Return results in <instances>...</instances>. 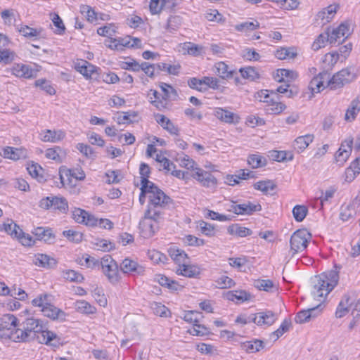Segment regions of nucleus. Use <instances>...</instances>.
<instances>
[{
  "mask_svg": "<svg viewBox=\"0 0 360 360\" xmlns=\"http://www.w3.org/2000/svg\"><path fill=\"white\" fill-rule=\"evenodd\" d=\"M338 280V272L333 269L314 276L311 278V295L313 297L322 302L337 285Z\"/></svg>",
  "mask_w": 360,
  "mask_h": 360,
  "instance_id": "1",
  "label": "nucleus"
},
{
  "mask_svg": "<svg viewBox=\"0 0 360 360\" xmlns=\"http://www.w3.org/2000/svg\"><path fill=\"white\" fill-rule=\"evenodd\" d=\"M150 184V195H148L149 202L146 210V217L153 218L155 222H159L162 219V210L172 203V200L153 182L151 181Z\"/></svg>",
  "mask_w": 360,
  "mask_h": 360,
  "instance_id": "2",
  "label": "nucleus"
},
{
  "mask_svg": "<svg viewBox=\"0 0 360 360\" xmlns=\"http://www.w3.org/2000/svg\"><path fill=\"white\" fill-rule=\"evenodd\" d=\"M21 332L20 335H18L16 338H27L31 335V333H41L42 338H57L56 334L48 330L45 325H43L42 321L32 318L27 319L23 322L22 328L19 329Z\"/></svg>",
  "mask_w": 360,
  "mask_h": 360,
  "instance_id": "3",
  "label": "nucleus"
},
{
  "mask_svg": "<svg viewBox=\"0 0 360 360\" xmlns=\"http://www.w3.org/2000/svg\"><path fill=\"white\" fill-rule=\"evenodd\" d=\"M201 317V313L197 311H188L185 312L184 319L187 322L193 323V326L187 330L190 335L193 336L212 335L208 328L199 323V320Z\"/></svg>",
  "mask_w": 360,
  "mask_h": 360,
  "instance_id": "4",
  "label": "nucleus"
},
{
  "mask_svg": "<svg viewBox=\"0 0 360 360\" xmlns=\"http://www.w3.org/2000/svg\"><path fill=\"white\" fill-rule=\"evenodd\" d=\"M310 238L311 234L306 229H299L294 232L290 240V251L292 255L304 251L307 247Z\"/></svg>",
  "mask_w": 360,
  "mask_h": 360,
  "instance_id": "5",
  "label": "nucleus"
},
{
  "mask_svg": "<svg viewBox=\"0 0 360 360\" xmlns=\"http://www.w3.org/2000/svg\"><path fill=\"white\" fill-rule=\"evenodd\" d=\"M18 319L12 314H5L1 319L0 323V336L11 338L13 330H19L17 328Z\"/></svg>",
  "mask_w": 360,
  "mask_h": 360,
  "instance_id": "6",
  "label": "nucleus"
},
{
  "mask_svg": "<svg viewBox=\"0 0 360 360\" xmlns=\"http://www.w3.org/2000/svg\"><path fill=\"white\" fill-rule=\"evenodd\" d=\"M120 270L123 274L132 276H142L145 273V268L136 261L129 257L125 258L120 264Z\"/></svg>",
  "mask_w": 360,
  "mask_h": 360,
  "instance_id": "7",
  "label": "nucleus"
},
{
  "mask_svg": "<svg viewBox=\"0 0 360 360\" xmlns=\"http://www.w3.org/2000/svg\"><path fill=\"white\" fill-rule=\"evenodd\" d=\"M7 72H10L12 75L18 77L30 79L37 77L38 70L25 64L15 63Z\"/></svg>",
  "mask_w": 360,
  "mask_h": 360,
  "instance_id": "8",
  "label": "nucleus"
},
{
  "mask_svg": "<svg viewBox=\"0 0 360 360\" xmlns=\"http://www.w3.org/2000/svg\"><path fill=\"white\" fill-rule=\"evenodd\" d=\"M190 175L203 186L210 187L217 184L216 178L210 172L201 168L195 167L193 171H191Z\"/></svg>",
  "mask_w": 360,
  "mask_h": 360,
  "instance_id": "9",
  "label": "nucleus"
},
{
  "mask_svg": "<svg viewBox=\"0 0 360 360\" xmlns=\"http://www.w3.org/2000/svg\"><path fill=\"white\" fill-rule=\"evenodd\" d=\"M249 319L258 326H271L276 320V315L271 311H261L251 314Z\"/></svg>",
  "mask_w": 360,
  "mask_h": 360,
  "instance_id": "10",
  "label": "nucleus"
},
{
  "mask_svg": "<svg viewBox=\"0 0 360 360\" xmlns=\"http://www.w3.org/2000/svg\"><path fill=\"white\" fill-rule=\"evenodd\" d=\"M59 174L63 186L65 184V176L67 178L68 184H72V178L79 181H82L85 179L84 172L82 169H71L63 167L60 168Z\"/></svg>",
  "mask_w": 360,
  "mask_h": 360,
  "instance_id": "11",
  "label": "nucleus"
},
{
  "mask_svg": "<svg viewBox=\"0 0 360 360\" xmlns=\"http://www.w3.org/2000/svg\"><path fill=\"white\" fill-rule=\"evenodd\" d=\"M349 25L345 23L340 24L337 28L333 29L331 32H329L328 42L330 44H340L344 41L349 33Z\"/></svg>",
  "mask_w": 360,
  "mask_h": 360,
  "instance_id": "12",
  "label": "nucleus"
},
{
  "mask_svg": "<svg viewBox=\"0 0 360 360\" xmlns=\"http://www.w3.org/2000/svg\"><path fill=\"white\" fill-rule=\"evenodd\" d=\"M159 222H155L153 218H147L146 212L143 219L139 223V228L145 238H149L154 235L159 226Z\"/></svg>",
  "mask_w": 360,
  "mask_h": 360,
  "instance_id": "13",
  "label": "nucleus"
},
{
  "mask_svg": "<svg viewBox=\"0 0 360 360\" xmlns=\"http://www.w3.org/2000/svg\"><path fill=\"white\" fill-rule=\"evenodd\" d=\"M75 69L80 72L86 79H90L96 73L98 68L85 60H78L75 63Z\"/></svg>",
  "mask_w": 360,
  "mask_h": 360,
  "instance_id": "14",
  "label": "nucleus"
},
{
  "mask_svg": "<svg viewBox=\"0 0 360 360\" xmlns=\"http://www.w3.org/2000/svg\"><path fill=\"white\" fill-rule=\"evenodd\" d=\"M330 78V74L323 71L314 77L310 82L309 89L311 94L319 93L324 89L323 83Z\"/></svg>",
  "mask_w": 360,
  "mask_h": 360,
  "instance_id": "15",
  "label": "nucleus"
},
{
  "mask_svg": "<svg viewBox=\"0 0 360 360\" xmlns=\"http://www.w3.org/2000/svg\"><path fill=\"white\" fill-rule=\"evenodd\" d=\"M214 115L221 122L228 124H236L239 122V117L236 114L221 108H216Z\"/></svg>",
  "mask_w": 360,
  "mask_h": 360,
  "instance_id": "16",
  "label": "nucleus"
},
{
  "mask_svg": "<svg viewBox=\"0 0 360 360\" xmlns=\"http://www.w3.org/2000/svg\"><path fill=\"white\" fill-rule=\"evenodd\" d=\"M33 263L39 266L46 269H53L57 264V261L45 254H37L33 259Z\"/></svg>",
  "mask_w": 360,
  "mask_h": 360,
  "instance_id": "17",
  "label": "nucleus"
},
{
  "mask_svg": "<svg viewBox=\"0 0 360 360\" xmlns=\"http://www.w3.org/2000/svg\"><path fill=\"white\" fill-rule=\"evenodd\" d=\"M353 143V139H347L345 141V143L343 144V147H346L347 149L339 148L337 151L335 159L337 163L339 165H343V164L347 161L348 158L352 152V146Z\"/></svg>",
  "mask_w": 360,
  "mask_h": 360,
  "instance_id": "18",
  "label": "nucleus"
},
{
  "mask_svg": "<svg viewBox=\"0 0 360 360\" xmlns=\"http://www.w3.org/2000/svg\"><path fill=\"white\" fill-rule=\"evenodd\" d=\"M321 304H319L316 307L308 309L307 310H302L298 312L295 317V321L297 323H303L310 321L311 317H314L317 315L318 312H320L319 309Z\"/></svg>",
  "mask_w": 360,
  "mask_h": 360,
  "instance_id": "19",
  "label": "nucleus"
},
{
  "mask_svg": "<svg viewBox=\"0 0 360 360\" xmlns=\"http://www.w3.org/2000/svg\"><path fill=\"white\" fill-rule=\"evenodd\" d=\"M360 112V95L352 101L349 105L345 115V120L347 122H352L356 119V115Z\"/></svg>",
  "mask_w": 360,
  "mask_h": 360,
  "instance_id": "20",
  "label": "nucleus"
},
{
  "mask_svg": "<svg viewBox=\"0 0 360 360\" xmlns=\"http://www.w3.org/2000/svg\"><path fill=\"white\" fill-rule=\"evenodd\" d=\"M156 122L172 134L177 135L179 128L169 119L161 114L155 115Z\"/></svg>",
  "mask_w": 360,
  "mask_h": 360,
  "instance_id": "21",
  "label": "nucleus"
},
{
  "mask_svg": "<svg viewBox=\"0 0 360 360\" xmlns=\"http://www.w3.org/2000/svg\"><path fill=\"white\" fill-rule=\"evenodd\" d=\"M176 272L186 277L195 278L200 274V270L198 266L184 264L176 269Z\"/></svg>",
  "mask_w": 360,
  "mask_h": 360,
  "instance_id": "22",
  "label": "nucleus"
},
{
  "mask_svg": "<svg viewBox=\"0 0 360 360\" xmlns=\"http://www.w3.org/2000/svg\"><path fill=\"white\" fill-rule=\"evenodd\" d=\"M102 270L103 274L108 278L109 282L112 284H117L120 281V276L117 263H113L112 265H110V266L104 268Z\"/></svg>",
  "mask_w": 360,
  "mask_h": 360,
  "instance_id": "23",
  "label": "nucleus"
},
{
  "mask_svg": "<svg viewBox=\"0 0 360 360\" xmlns=\"http://www.w3.org/2000/svg\"><path fill=\"white\" fill-rule=\"evenodd\" d=\"M264 347L265 343L260 339H252V340L245 341L241 344L242 349L248 353L259 352Z\"/></svg>",
  "mask_w": 360,
  "mask_h": 360,
  "instance_id": "24",
  "label": "nucleus"
},
{
  "mask_svg": "<svg viewBox=\"0 0 360 360\" xmlns=\"http://www.w3.org/2000/svg\"><path fill=\"white\" fill-rule=\"evenodd\" d=\"M314 138L313 134H306L297 137L294 142V148L297 150L298 153L302 152L307 148L309 143L313 141Z\"/></svg>",
  "mask_w": 360,
  "mask_h": 360,
  "instance_id": "25",
  "label": "nucleus"
},
{
  "mask_svg": "<svg viewBox=\"0 0 360 360\" xmlns=\"http://www.w3.org/2000/svg\"><path fill=\"white\" fill-rule=\"evenodd\" d=\"M253 187L255 190L260 191L265 195H272L271 192L276 189V184L273 181L268 179L256 182Z\"/></svg>",
  "mask_w": 360,
  "mask_h": 360,
  "instance_id": "26",
  "label": "nucleus"
},
{
  "mask_svg": "<svg viewBox=\"0 0 360 360\" xmlns=\"http://www.w3.org/2000/svg\"><path fill=\"white\" fill-rule=\"evenodd\" d=\"M169 255L171 258L179 266H181L186 263V260L188 259L187 254L182 250L171 248L168 250Z\"/></svg>",
  "mask_w": 360,
  "mask_h": 360,
  "instance_id": "27",
  "label": "nucleus"
},
{
  "mask_svg": "<svg viewBox=\"0 0 360 360\" xmlns=\"http://www.w3.org/2000/svg\"><path fill=\"white\" fill-rule=\"evenodd\" d=\"M216 73L222 79H231L238 75L236 70H229V66L224 62H219L215 65Z\"/></svg>",
  "mask_w": 360,
  "mask_h": 360,
  "instance_id": "28",
  "label": "nucleus"
},
{
  "mask_svg": "<svg viewBox=\"0 0 360 360\" xmlns=\"http://www.w3.org/2000/svg\"><path fill=\"white\" fill-rule=\"evenodd\" d=\"M159 86L163 92L162 99L164 100L165 102H166L167 100H176L178 97L177 91L171 85L164 82H160Z\"/></svg>",
  "mask_w": 360,
  "mask_h": 360,
  "instance_id": "29",
  "label": "nucleus"
},
{
  "mask_svg": "<svg viewBox=\"0 0 360 360\" xmlns=\"http://www.w3.org/2000/svg\"><path fill=\"white\" fill-rule=\"evenodd\" d=\"M226 297L231 301H234L236 299L237 301L243 302L250 300L252 298V295L245 290H233L227 292Z\"/></svg>",
  "mask_w": 360,
  "mask_h": 360,
  "instance_id": "30",
  "label": "nucleus"
},
{
  "mask_svg": "<svg viewBox=\"0 0 360 360\" xmlns=\"http://www.w3.org/2000/svg\"><path fill=\"white\" fill-rule=\"evenodd\" d=\"M352 303L350 302L349 297L345 295L342 298V300L339 303V305L337 308L335 316L338 318H342L348 313V311L352 309Z\"/></svg>",
  "mask_w": 360,
  "mask_h": 360,
  "instance_id": "31",
  "label": "nucleus"
},
{
  "mask_svg": "<svg viewBox=\"0 0 360 360\" xmlns=\"http://www.w3.org/2000/svg\"><path fill=\"white\" fill-rule=\"evenodd\" d=\"M65 136V134L62 130L51 131L46 130L44 134L41 138L44 142H57L62 140Z\"/></svg>",
  "mask_w": 360,
  "mask_h": 360,
  "instance_id": "32",
  "label": "nucleus"
},
{
  "mask_svg": "<svg viewBox=\"0 0 360 360\" xmlns=\"http://www.w3.org/2000/svg\"><path fill=\"white\" fill-rule=\"evenodd\" d=\"M41 311L45 316H47L53 320L60 319L65 316V313L62 310L58 309L51 303L46 306L44 308L41 309Z\"/></svg>",
  "mask_w": 360,
  "mask_h": 360,
  "instance_id": "33",
  "label": "nucleus"
},
{
  "mask_svg": "<svg viewBox=\"0 0 360 360\" xmlns=\"http://www.w3.org/2000/svg\"><path fill=\"white\" fill-rule=\"evenodd\" d=\"M254 286L259 290L274 292H276L278 288L274 284L273 281L269 279H258L254 281Z\"/></svg>",
  "mask_w": 360,
  "mask_h": 360,
  "instance_id": "34",
  "label": "nucleus"
},
{
  "mask_svg": "<svg viewBox=\"0 0 360 360\" xmlns=\"http://www.w3.org/2000/svg\"><path fill=\"white\" fill-rule=\"evenodd\" d=\"M32 233L34 234L38 240H43L48 243H51V240L54 238L50 229H45L43 227L35 228Z\"/></svg>",
  "mask_w": 360,
  "mask_h": 360,
  "instance_id": "35",
  "label": "nucleus"
},
{
  "mask_svg": "<svg viewBox=\"0 0 360 360\" xmlns=\"http://www.w3.org/2000/svg\"><path fill=\"white\" fill-rule=\"evenodd\" d=\"M228 233L238 237L250 236L252 231L246 227L240 226L239 224H232L228 227Z\"/></svg>",
  "mask_w": 360,
  "mask_h": 360,
  "instance_id": "36",
  "label": "nucleus"
},
{
  "mask_svg": "<svg viewBox=\"0 0 360 360\" xmlns=\"http://www.w3.org/2000/svg\"><path fill=\"white\" fill-rule=\"evenodd\" d=\"M4 230L9 234L13 238H16L19 236L20 234L23 233L22 230L20 228V226L14 223L12 220L8 221L7 223H4L3 224Z\"/></svg>",
  "mask_w": 360,
  "mask_h": 360,
  "instance_id": "37",
  "label": "nucleus"
},
{
  "mask_svg": "<svg viewBox=\"0 0 360 360\" xmlns=\"http://www.w3.org/2000/svg\"><path fill=\"white\" fill-rule=\"evenodd\" d=\"M197 228L202 234L207 236L212 237L216 234L214 226L203 220L198 221Z\"/></svg>",
  "mask_w": 360,
  "mask_h": 360,
  "instance_id": "38",
  "label": "nucleus"
},
{
  "mask_svg": "<svg viewBox=\"0 0 360 360\" xmlns=\"http://www.w3.org/2000/svg\"><path fill=\"white\" fill-rule=\"evenodd\" d=\"M23 155V150L22 148H15L7 146L4 149L3 156L5 158L13 160H19Z\"/></svg>",
  "mask_w": 360,
  "mask_h": 360,
  "instance_id": "39",
  "label": "nucleus"
},
{
  "mask_svg": "<svg viewBox=\"0 0 360 360\" xmlns=\"http://www.w3.org/2000/svg\"><path fill=\"white\" fill-rule=\"evenodd\" d=\"M286 108V105L281 102L272 98L266 105V110L270 114H279Z\"/></svg>",
  "mask_w": 360,
  "mask_h": 360,
  "instance_id": "40",
  "label": "nucleus"
},
{
  "mask_svg": "<svg viewBox=\"0 0 360 360\" xmlns=\"http://www.w3.org/2000/svg\"><path fill=\"white\" fill-rule=\"evenodd\" d=\"M75 308L77 311L86 314H94L96 310L94 306H91L85 300L77 301L75 302Z\"/></svg>",
  "mask_w": 360,
  "mask_h": 360,
  "instance_id": "41",
  "label": "nucleus"
},
{
  "mask_svg": "<svg viewBox=\"0 0 360 360\" xmlns=\"http://www.w3.org/2000/svg\"><path fill=\"white\" fill-rule=\"evenodd\" d=\"M138 112L136 111H129L124 112V115H119L115 120L118 124H130L134 121V119L137 117Z\"/></svg>",
  "mask_w": 360,
  "mask_h": 360,
  "instance_id": "42",
  "label": "nucleus"
},
{
  "mask_svg": "<svg viewBox=\"0 0 360 360\" xmlns=\"http://www.w3.org/2000/svg\"><path fill=\"white\" fill-rule=\"evenodd\" d=\"M239 72L244 79H247L250 81H255L259 77V75L255 68L251 66L242 68L239 70Z\"/></svg>",
  "mask_w": 360,
  "mask_h": 360,
  "instance_id": "43",
  "label": "nucleus"
},
{
  "mask_svg": "<svg viewBox=\"0 0 360 360\" xmlns=\"http://www.w3.org/2000/svg\"><path fill=\"white\" fill-rule=\"evenodd\" d=\"M53 200V205L52 208L53 210H58L60 211L63 213H65L67 212L68 209V201L65 198L62 197H52Z\"/></svg>",
  "mask_w": 360,
  "mask_h": 360,
  "instance_id": "44",
  "label": "nucleus"
},
{
  "mask_svg": "<svg viewBox=\"0 0 360 360\" xmlns=\"http://www.w3.org/2000/svg\"><path fill=\"white\" fill-rule=\"evenodd\" d=\"M182 23V19L179 15H172L170 16L167 22L166 29L172 32L174 31L177 30Z\"/></svg>",
  "mask_w": 360,
  "mask_h": 360,
  "instance_id": "45",
  "label": "nucleus"
},
{
  "mask_svg": "<svg viewBox=\"0 0 360 360\" xmlns=\"http://www.w3.org/2000/svg\"><path fill=\"white\" fill-rule=\"evenodd\" d=\"M50 16L53 24L57 28L54 32L57 34H63L65 31V27L60 17L56 13H51Z\"/></svg>",
  "mask_w": 360,
  "mask_h": 360,
  "instance_id": "46",
  "label": "nucleus"
},
{
  "mask_svg": "<svg viewBox=\"0 0 360 360\" xmlns=\"http://www.w3.org/2000/svg\"><path fill=\"white\" fill-rule=\"evenodd\" d=\"M151 181L148 179L143 178L141 180V193L139 195V202L141 205H143L146 202V194L150 195V189H149Z\"/></svg>",
  "mask_w": 360,
  "mask_h": 360,
  "instance_id": "47",
  "label": "nucleus"
},
{
  "mask_svg": "<svg viewBox=\"0 0 360 360\" xmlns=\"http://www.w3.org/2000/svg\"><path fill=\"white\" fill-rule=\"evenodd\" d=\"M51 302V295L49 294H41L32 301V304L35 307L44 308Z\"/></svg>",
  "mask_w": 360,
  "mask_h": 360,
  "instance_id": "48",
  "label": "nucleus"
},
{
  "mask_svg": "<svg viewBox=\"0 0 360 360\" xmlns=\"http://www.w3.org/2000/svg\"><path fill=\"white\" fill-rule=\"evenodd\" d=\"M63 277L67 281L75 283H82L84 279V276L81 274L74 270L64 271Z\"/></svg>",
  "mask_w": 360,
  "mask_h": 360,
  "instance_id": "49",
  "label": "nucleus"
},
{
  "mask_svg": "<svg viewBox=\"0 0 360 360\" xmlns=\"http://www.w3.org/2000/svg\"><path fill=\"white\" fill-rule=\"evenodd\" d=\"M308 210L304 205H295L292 209V214L295 219L301 222L306 217Z\"/></svg>",
  "mask_w": 360,
  "mask_h": 360,
  "instance_id": "50",
  "label": "nucleus"
},
{
  "mask_svg": "<svg viewBox=\"0 0 360 360\" xmlns=\"http://www.w3.org/2000/svg\"><path fill=\"white\" fill-rule=\"evenodd\" d=\"M116 26L114 24H107L97 30L98 34L111 38L116 33Z\"/></svg>",
  "mask_w": 360,
  "mask_h": 360,
  "instance_id": "51",
  "label": "nucleus"
},
{
  "mask_svg": "<svg viewBox=\"0 0 360 360\" xmlns=\"http://www.w3.org/2000/svg\"><path fill=\"white\" fill-rule=\"evenodd\" d=\"M329 30L325 33L320 34L317 39L314 41L311 45V49L314 51H318L321 47H323L326 41H328Z\"/></svg>",
  "mask_w": 360,
  "mask_h": 360,
  "instance_id": "52",
  "label": "nucleus"
},
{
  "mask_svg": "<svg viewBox=\"0 0 360 360\" xmlns=\"http://www.w3.org/2000/svg\"><path fill=\"white\" fill-rule=\"evenodd\" d=\"M342 79V78L338 72L334 75L331 79L326 80L327 85L330 88V89H336L340 88L345 84V81Z\"/></svg>",
  "mask_w": 360,
  "mask_h": 360,
  "instance_id": "53",
  "label": "nucleus"
},
{
  "mask_svg": "<svg viewBox=\"0 0 360 360\" xmlns=\"http://www.w3.org/2000/svg\"><path fill=\"white\" fill-rule=\"evenodd\" d=\"M150 91L152 93V94L155 98L154 101L151 100L150 103L155 107H156V108L158 110H163L164 109L167 108V103L165 102L164 100H162V99L161 100L160 98V94L156 90L151 89Z\"/></svg>",
  "mask_w": 360,
  "mask_h": 360,
  "instance_id": "54",
  "label": "nucleus"
},
{
  "mask_svg": "<svg viewBox=\"0 0 360 360\" xmlns=\"http://www.w3.org/2000/svg\"><path fill=\"white\" fill-rule=\"evenodd\" d=\"M183 50L192 56H198L200 53L202 47L191 42H186L183 44Z\"/></svg>",
  "mask_w": 360,
  "mask_h": 360,
  "instance_id": "55",
  "label": "nucleus"
},
{
  "mask_svg": "<svg viewBox=\"0 0 360 360\" xmlns=\"http://www.w3.org/2000/svg\"><path fill=\"white\" fill-rule=\"evenodd\" d=\"M259 27V23L257 20H255L253 22H244L236 26V30L239 32L251 31Z\"/></svg>",
  "mask_w": 360,
  "mask_h": 360,
  "instance_id": "56",
  "label": "nucleus"
},
{
  "mask_svg": "<svg viewBox=\"0 0 360 360\" xmlns=\"http://www.w3.org/2000/svg\"><path fill=\"white\" fill-rule=\"evenodd\" d=\"M252 168H258L266 165V160L258 155H251L248 160Z\"/></svg>",
  "mask_w": 360,
  "mask_h": 360,
  "instance_id": "57",
  "label": "nucleus"
},
{
  "mask_svg": "<svg viewBox=\"0 0 360 360\" xmlns=\"http://www.w3.org/2000/svg\"><path fill=\"white\" fill-rule=\"evenodd\" d=\"M336 11L337 7L330 5L323 11L319 12L318 16L321 18L322 20H324L326 18V21L329 22L332 19L333 15L336 13Z\"/></svg>",
  "mask_w": 360,
  "mask_h": 360,
  "instance_id": "58",
  "label": "nucleus"
},
{
  "mask_svg": "<svg viewBox=\"0 0 360 360\" xmlns=\"http://www.w3.org/2000/svg\"><path fill=\"white\" fill-rule=\"evenodd\" d=\"M217 287L219 288H230L234 285L233 280L226 276H222L216 281Z\"/></svg>",
  "mask_w": 360,
  "mask_h": 360,
  "instance_id": "59",
  "label": "nucleus"
},
{
  "mask_svg": "<svg viewBox=\"0 0 360 360\" xmlns=\"http://www.w3.org/2000/svg\"><path fill=\"white\" fill-rule=\"evenodd\" d=\"M36 86H39L41 89L45 91L49 95L56 94L55 89L50 84L46 79H40L35 81Z\"/></svg>",
  "mask_w": 360,
  "mask_h": 360,
  "instance_id": "60",
  "label": "nucleus"
},
{
  "mask_svg": "<svg viewBox=\"0 0 360 360\" xmlns=\"http://www.w3.org/2000/svg\"><path fill=\"white\" fill-rule=\"evenodd\" d=\"M297 55L296 53L290 52L288 49H285L283 47H281L280 49H277L275 52V56L279 60H284L287 58H294Z\"/></svg>",
  "mask_w": 360,
  "mask_h": 360,
  "instance_id": "61",
  "label": "nucleus"
},
{
  "mask_svg": "<svg viewBox=\"0 0 360 360\" xmlns=\"http://www.w3.org/2000/svg\"><path fill=\"white\" fill-rule=\"evenodd\" d=\"M64 236L75 243H79L82 240V233L74 230H67L63 232Z\"/></svg>",
  "mask_w": 360,
  "mask_h": 360,
  "instance_id": "62",
  "label": "nucleus"
},
{
  "mask_svg": "<svg viewBox=\"0 0 360 360\" xmlns=\"http://www.w3.org/2000/svg\"><path fill=\"white\" fill-rule=\"evenodd\" d=\"M77 149L88 158H92L94 156L93 148L89 145L79 143L77 145Z\"/></svg>",
  "mask_w": 360,
  "mask_h": 360,
  "instance_id": "63",
  "label": "nucleus"
},
{
  "mask_svg": "<svg viewBox=\"0 0 360 360\" xmlns=\"http://www.w3.org/2000/svg\"><path fill=\"white\" fill-rule=\"evenodd\" d=\"M166 4L165 0H151L149 7L152 14L159 13Z\"/></svg>",
  "mask_w": 360,
  "mask_h": 360,
  "instance_id": "64",
  "label": "nucleus"
}]
</instances>
